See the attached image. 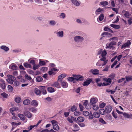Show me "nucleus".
Here are the masks:
<instances>
[{
    "label": "nucleus",
    "instance_id": "obj_1",
    "mask_svg": "<svg viewBox=\"0 0 132 132\" xmlns=\"http://www.w3.org/2000/svg\"><path fill=\"white\" fill-rule=\"evenodd\" d=\"M116 44V43L114 41H112L110 42L109 44H106V47L105 48L106 49L109 48L112 49H114V47L113 45H115Z\"/></svg>",
    "mask_w": 132,
    "mask_h": 132
},
{
    "label": "nucleus",
    "instance_id": "obj_2",
    "mask_svg": "<svg viewBox=\"0 0 132 132\" xmlns=\"http://www.w3.org/2000/svg\"><path fill=\"white\" fill-rule=\"evenodd\" d=\"M7 76L8 78L6 79V81L10 83H13L14 80L15 79V77L10 75H8Z\"/></svg>",
    "mask_w": 132,
    "mask_h": 132
},
{
    "label": "nucleus",
    "instance_id": "obj_3",
    "mask_svg": "<svg viewBox=\"0 0 132 132\" xmlns=\"http://www.w3.org/2000/svg\"><path fill=\"white\" fill-rule=\"evenodd\" d=\"M47 87L46 86H40L39 87V88L41 92L43 95H45L47 94V92L46 90Z\"/></svg>",
    "mask_w": 132,
    "mask_h": 132
},
{
    "label": "nucleus",
    "instance_id": "obj_4",
    "mask_svg": "<svg viewBox=\"0 0 132 132\" xmlns=\"http://www.w3.org/2000/svg\"><path fill=\"white\" fill-rule=\"evenodd\" d=\"M73 76L75 77V79L77 81H82L84 80V78L83 76L80 75H73Z\"/></svg>",
    "mask_w": 132,
    "mask_h": 132
},
{
    "label": "nucleus",
    "instance_id": "obj_5",
    "mask_svg": "<svg viewBox=\"0 0 132 132\" xmlns=\"http://www.w3.org/2000/svg\"><path fill=\"white\" fill-rule=\"evenodd\" d=\"M23 113L25 116L29 118H31L32 116V114L30 112L26 110L24 111Z\"/></svg>",
    "mask_w": 132,
    "mask_h": 132
},
{
    "label": "nucleus",
    "instance_id": "obj_6",
    "mask_svg": "<svg viewBox=\"0 0 132 132\" xmlns=\"http://www.w3.org/2000/svg\"><path fill=\"white\" fill-rule=\"evenodd\" d=\"M59 69H57L55 68H53L51 69L50 71H49L48 73L49 75H55V73L53 72L56 71H58Z\"/></svg>",
    "mask_w": 132,
    "mask_h": 132
},
{
    "label": "nucleus",
    "instance_id": "obj_7",
    "mask_svg": "<svg viewBox=\"0 0 132 132\" xmlns=\"http://www.w3.org/2000/svg\"><path fill=\"white\" fill-rule=\"evenodd\" d=\"M74 39L75 40L76 42H82L84 38L83 37L79 36H75Z\"/></svg>",
    "mask_w": 132,
    "mask_h": 132
},
{
    "label": "nucleus",
    "instance_id": "obj_8",
    "mask_svg": "<svg viewBox=\"0 0 132 132\" xmlns=\"http://www.w3.org/2000/svg\"><path fill=\"white\" fill-rule=\"evenodd\" d=\"M112 109V108L111 106H107L105 107V110L106 113H109L111 112Z\"/></svg>",
    "mask_w": 132,
    "mask_h": 132
},
{
    "label": "nucleus",
    "instance_id": "obj_9",
    "mask_svg": "<svg viewBox=\"0 0 132 132\" xmlns=\"http://www.w3.org/2000/svg\"><path fill=\"white\" fill-rule=\"evenodd\" d=\"M92 80L91 79H89L86 80L83 83V86H87L90 84V82L92 81Z\"/></svg>",
    "mask_w": 132,
    "mask_h": 132
},
{
    "label": "nucleus",
    "instance_id": "obj_10",
    "mask_svg": "<svg viewBox=\"0 0 132 132\" xmlns=\"http://www.w3.org/2000/svg\"><path fill=\"white\" fill-rule=\"evenodd\" d=\"M97 99L96 98H92L90 100V103L93 105L97 102Z\"/></svg>",
    "mask_w": 132,
    "mask_h": 132
},
{
    "label": "nucleus",
    "instance_id": "obj_11",
    "mask_svg": "<svg viewBox=\"0 0 132 132\" xmlns=\"http://www.w3.org/2000/svg\"><path fill=\"white\" fill-rule=\"evenodd\" d=\"M90 72H92L94 75H98L99 73V71L97 69H95L94 70L91 69L90 70Z\"/></svg>",
    "mask_w": 132,
    "mask_h": 132
},
{
    "label": "nucleus",
    "instance_id": "obj_12",
    "mask_svg": "<svg viewBox=\"0 0 132 132\" xmlns=\"http://www.w3.org/2000/svg\"><path fill=\"white\" fill-rule=\"evenodd\" d=\"M131 44V42L129 40H128L127 42L125 43L121 47V48H123L126 47H129Z\"/></svg>",
    "mask_w": 132,
    "mask_h": 132
},
{
    "label": "nucleus",
    "instance_id": "obj_13",
    "mask_svg": "<svg viewBox=\"0 0 132 132\" xmlns=\"http://www.w3.org/2000/svg\"><path fill=\"white\" fill-rule=\"evenodd\" d=\"M61 84L62 86L64 88H66L68 86V84L66 81H61Z\"/></svg>",
    "mask_w": 132,
    "mask_h": 132
},
{
    "label": "nucleus",
    "instance_id": "obj_14",
    "mask_svg": "<svg viewBox=\"0 0 132 132\" xmlns=\"http://www.w3.org/2000/svg\"><path fill=\"white\" fill-rule=\"evenodd\" d=\"M47 89L48 92L50 93L54 92L55 91L54 88L50 87H48Z\"/></svg>",
    "mask_w": 132,
    "mask_h": 132
},
{
    "label": "nucleus",
    "instance_id": "obj_15",
    "mask_svg": "<svg viewBox=\"0 0 132 132\" xmlns=\"http://www.w3.org/2000/svg\"><path fill=\"white\" fill-rule=\"evenodd\" d=\"M73 127L74 128V130H73V131H78L79 129L78 126L76 124H74L73 125Z\"/></svg>",
    "mask_w": 132,
    "mask_h": 132
},
{
    "label": "nucleus",
    "instance_id": "obj_16",
    "mask_svg": "<svg viewBox=\"0 0 132 132\" xmlns=\"http://www.w3.org/2000/svg\"><path fill=\"white\" fill-rule=\"evenodd\" d=\"M110 26L116 29H119L120 27V26L119 25L113 24H111L110 25Z\"/></svg>",
    "mask_w": 132,
    "mask_h": 132
},
{
    "label": "nucleus",
    "instance_id": "obj_17",
    "mask_svg": "<svg viewBox=\"0 0 132 132\" xmlns=\"http://www.w3.org/2000/svg\"><path fill=\"white\" fill-rule=\"evenodd\" d=\"M35 94L37 95H40L41 93L40 90L37 88H35Z\"/></svg>",
    "mask_w": 132,
    "mask_h": 132
},
{
    "label": "nucleus",
    "instance_id": "obj_18",
    "mask_svg": "<svg viewBox=\"0 0 132 132\" xmlns=\"http://www.w3.org/2000/svg\"><path fill=\"white\" fill-rule=\"evenodd\" d=\"M131 114H130L126 113H124L123 115L125 118H131Z\"/></svg>",
    "mask_w": 132,
    "mask_h": 132
},
{
    "label": "nucleus",
    "instance_id": "obj_19",
    "mask_svg": "<svg viewBox=\"0 0 132 132\" xmlns=\"http://www.w3.org/2000/svg\"><path fill=\"white\" fill-rule=\"evenodd\" d=\"M18 117L22 120H24L25 119V116L23 114H18Z\"/></svg>",
    "mask_w": 132,
    "mask_h": 132
},
{
    "label": "nucleus",
    "instance_id": "obj_20",
    "mask_svg": "<svg viewBox=\"0 0 132 132\" xmlns=\"http://www.w3.org/2000/svg\"><path fill=\"white\" fill-rule=\"evenodd\" d=\"M126 81H129L132 80V76H126Z\"/></svg>",
    "mask_w": 132,
    "mask_h": 132
},
{
    "label": "nucleus",
    "instance_id": "obj_21",
    "mask_svg": "<svg viewBox=\"0 0 132 132\" xmlns=\"http://www.w3.org/2000/svg\"><path fill=\"white\" fill-rule=\"evenodd\" d=\"M46 64V62L42 61L41 59H39V64L40 66H42L45 65Z\"/></svg>",
    "mask_w": 132,
    "mask_h": 132
},
{
    "label": "nucleus",
    "instance_id": "obj_22",
    "mask_svg": "<svg viewBox=\"0 0 132 132\" xmlns=\"http://www.w3.org/2000/svg\"><path fill=\"white\" fill-rule=\"evenodd\" d=\"M93 115L94 117L96 118H98L100 116V113L98 112H94L93 113Z\"/></svg>",
    "mask_w": 132,
    "mask_h": 132
},
{
    "label": "nucleus",
    "instance_id": "obj_23",
    "mask_svg": "<svg viewBox=\"0 0 132 132\" xmlns=\"http://www.w3.org/2000/svg\"><path fill=\"white\" fill-rule=\"evenodd\" d=\"M23 64L24 67L26 68H31L32 67L31 65L27 63H24Z\"/></svg>",
    "mask_w": 132,
    "mask_h": 132
},
{
    "label": "nucleus",
    "instance_id": "obj_24",
    "mask_svg": "<svg viewBox=\"0 0 132 132\" xmlns=\"http://www.w3.org/2000/svg\"><path fill=\"white\" fill-rule=\"evenodd\" d=\"M77 121L79 122H83L84 120V118L82 117H79L77 119Z\"/></svg>",
    "mask_w": 132,
    "mask_h": 132
},
{
    "label": "nucleus",
    "instance_id": "obj_25",
    "mask_svg": "<svg viewBox=\"0 0 132 132\" xmlns=\"http://www.w3.org/2000/svg\"><path fill=\"white\" fill-rule=\"evenodd\" d=\"M59 84L57 82H54L53 84L51 85V86L53 87H55L57 88H59L58 87Z\"/></svg>",
    "mask_w": 132,
    "mask_h": 132
},
{
    "label": "nucleus",
    "instance_id": "obj_26",
    "mask_svg": "<svg viewBox=\"0 0 132 132\" xmlns=\"http://www.w3.org/2000/svg\"><path fill=\"white\" fill-rule=\"evenodd\" d=\"M30 100L28 99H26L24 100L23 103L25 105H28L30 104Z\"/></svg>",
    "mask_w": 132,
    "mask_h": 132
},
{
    "label": "nucleus",
    "instance_id": "obj_27",
    "mask_svg": "<svg viewBox=\"0 0 132 132\" xmlns=\"http://www.w3.org/2000/svg\"><path fill=\"white\" fill-rule=\"evenodd\" d=\"M57 36L60 37H62L63 36V32L62 31H59L57 32Z\"/></svg>",
    "mask_w": 132,
    "mask_h": 132
},
{
    "label": "nucleus",
    "instance_id": "obj_28",
    "mask_svg": "<svg viewBox=\"0 0 132 132\" xmlns=\"http://www.w3.org/2000/svg\"><path fill=\"white\" fill-rule=\"evenodd\" d=\"M103 11V10L100 7H99L98 9L96 10L95 11V14L96 15L98 14H99V12H101Z\"/></svg>",
    "mask_w": 132,
    "mask_h": 132
},
{
    "label": "nucleus",
    "instance_id": "obj_29",
    "mask_svg": "<svg viewBox=\"0 0 132 132\" xmlns=\"http://www.w3.org/2000/svg\"><path fill=\"white\" fill-rule=\"evenodd\" d=\"M31 104L34 106H37L38 105L37 101L36 100H34L32 101L31 102Z\"/></svg>",
    "mask_w": 132,
    "mask_h": 132
},
{
    "label": "nucleus",
    "instance_id": "obj_30",
    "mask_svg": "<svg viewBox=\"0 0 132 132\" xmlns=\"http://www.w3.org/2000/svg\"><path fill=\"white\" fill-rule=\"evenodd\" d=\"M104 30L105 31H108L110 32H113L112 30L108 27H105L104 28Z\"/></svg>",
    "mask_w": 132,
    "mask_h": 132
},
{
    "label": "nucleus",
    "instance_id": "obj_31",
    "mask_svg": "<svg viewBox=\"0 0 132 132\" xmlns=\"http://www.w3.org/2000/svg\"><path fill=\"white\" fill-rule=\"evenodd\" d=\"M53 128L55 130L58 131L59 129V127L57 124L53 126Z\"/></svg>",
    "mask_w": 132,
    "mask_h": 132
},
{
    "label": "nucleus",
    "instance_id": "obj_32",
    "mask_svg": "<svg viewBox=\"0 0 132 132\" xmlns=\"http://www.w3.org/2000/svg\"><path fill=\"white\" fill-rule=\"evenodd\" d=\"M100 4L101 5L104 6L108 5V3L106 1H102L100 2Z\"/></svg>",
    "mask_w": 132,
    "mask_h": 132
},
{
    "label": "nucleus",
    "instance_id": "obj_33",
    "mask_svg": "<svg viewBox=\"0 0 132 132\" xmlns=\"http://www.w3.org/2000/svg\"><path fill=\"white\" fill-rule=\"evenodd\" d=\"M105 110L103 109H101L99 111V113L103 115L105 114Z\"/></svg>",
    "mask_w": 132,
    "mask_h": 132
},
{
    "label": "nucleus",
    "instance_id": "obj_34",
    "mask_svg": "<svg viewBox=\"0 0 132 132\" xmlns=\"http://www.w3.org/2000/svg\"><path fill=\"white\" fill-rule=\"evenodd\" d=\"M29 109L30 111L33 112H35L37 111V109L35 108H29Z\"/></svg>",
    "mask_w": 132,
    "mask_h": 132
},
{
    "label": "nucleus",
    "instance_id": "obj_35",
    "mask_svg": "<svg viewBox=\"0 0 132 132\" xmlns=\"http://www.w3.org/2000/svg\"><path fill=\"white\" fill-rule=\"evenodd\" d=\"M111 35V34L109 32H103L102 34H101V36H103V37H104L105 36H109Z\"/></svg>",
    "mask_w": 132,
    "mask_h": 132
},
{
    "label": "nucleus",
    "instance_id": "obj_36",
    "mask_svg": "<svg viewBox=\"0 0 132 132\" xmlns=\"http://www.w3.org/2000/svg\"><path fill=\"white\" fill-rule=\"evenodd\" d=\"M104 15L103 14H101L98 17V18H97V20H98V18L100 21H101L102 20L104 19Z\"/></svg>",
    "mask_w": 132,
    "mask_h": 132
},
{
    "label": "nucleus",
    "instance_id": "obj_37",
    "mask_svg": "<svg viewBox=\"0 0 132 132\" xmlns=\"http://www.w3.org/2000/svg\"><path fill=\"white\" fill-rule=\"evenodd\" d=\"M7 88L9 92H12L13 91V88L11 85H8Z\"/></svg>",
    "mask_w": 132,
    "mask_h": 132
},
{
    "label": "nucleus",
    "instance_id": "obj_38",
    "mask_svg": "<svg viewBox=\"0 0 132 132\" xmlns=\"http://www.w3.org/2000/svg\"><path fill=\"white\" fill-rule=\"evenodd\" d=\"M125 12V13L124 14V16L126 18H128L129 17V13L128 11H122V13H124Z\"/></svg>",
    "mask_w": 132,
    "mask_h": 132
},
{
    "label": "nucleus",
    "instance_id": "obj_39",
    "mask_svg": "<svg viewBox=\"0 0 132 132\" xmlns=\"http://www.w3.org/2000/svg\"><path fill=\"white\" fill-rule=\"evenodd\" d=\"M99 121L100 122L103 124H104L106 123V122L102 118H99Z\"/></svg>",
    "mask_w": 132,
    "mask_h": 132
},
{
    "label": "nucleus",
    "instance_id": "obj_40",
    "mask_svg": "<svg viewBox=\"0 0 132 132\" xmlns=\"http://www.w3.org/2000/svg\"><path fill=\"white\" fill-rule=\"evenodd\" d=\"M6 86L5 83H1L0 82V87L2 89H5Z\"/></svg>",
    "mask_w": 132,
    "mask_h": 132
},
{
    "label": "nucleus",
    "instance_id": "obj_41",
    "mask_svg": "<svg viewBox=\"0 0 132 132\" xmlns=\"http://www.w3.org/2000/svg\"><path fill=\"white\" fill-rule=\"evenodd\" d=\"M1 48L5 51H7L9 50V49L8 47L5 46H2L1 47Z\"/></svg>",
    "mask_w": 132,
    "mask_h": 132
},
{
    "label": "nucleus",
    "instance_id": "obj_42",
    "mask_svg": "<svg viewBox=\"0 0 132 132\" xmlns=\"http://www.w3.org/2000/svg\"><path fill=\"white\" fill-rule=\"evenodd\" d=\"M72 2L77 6H79V3L76 0H73L72 1Z\"/></svg>",
    "mask_w": 132,
    "mask_h": 132
},
{
    "label": "nucleus",
    "instance_id": "obj_43",
    "mask_svg": "<svg viewBox=\"0 0 132 132\" xmlns=\"http://www.w3.org/2000/svg\"><path fill=\"white\" fill-rule=\"evenodd\" d=\"M77 109L76 106L75 105L73 106L71 108V111H75Z\"/></svg>",
    "mask_w": 132,
    "mask_h": 132
},
{
    "label": "nucleus",
    "instance_id": "obj_44",
    "mask_svg": "<svg viewBox=\"0 0 132 132\" xmlns=\"http://www.w3.org/2000/svg\"><path fill=\"white\" fill-rule=\"evenodd\" d=\"M43 79V78L41 76H38L36 78V80L38 82L42 81Z\"/></svg>",
    "mask_w": 132,
    "mask_h": 132
},
{
    "label": "nucleus",
    "instance_id": "obj_45",
    "mask_svg": "<svg viewBox=\"0 0 132 132\" xmlns=\"http://www.w3.org/2000/svg\"><path fill=\"white\" fill-rule=\"evenodd\" d=\"M1 96L4 98H7V96H8V94H7L5 93L4 92L3 93H1Z\"/></svg>",
    "mask_w": 132,
    "mask_h": 132
},
{
    "label": "nucleus",
    "instance_id": "obj_46",
    "mask_svg": "<svg viewBox=\"0 0 132 132\" xmlns=\"http://www.w3.org/2000/svg\"><path fill=\"white\" fill-rule=\"evenodd\" d=\"M21 100V98L19 97H17L15 98V101L16 102L19 103L20 102Z\"/></svg>",
    "mask_w": 132,
    "mask_h": 132
},
{
    "label": "nucleus",
    "instance_id": "obj_47",
    "mask_svg": "<svg viewBox=\"0 0 132 132\" xmlns=\"http://www.w3.org/2000/svg\"><path fill=\"white\" fill-rule=\"evenodd\" d=\"M107 53H106V51L105 50H104L103 51L102 53L101 54V56L102 57L103 56H105L107 54Z\"/></svg>",
    "mask_w": 132,
    "mask_h": 132
},
{
    "label": "nucleus",
    "instance_id": "obj_48",
    "mask_svg": "<svg viewBox=\"0 0 132 132\" xmlns=\"http://www.w3.org/2000/svg\"><path fill=\"white\" fill-rule=\"evenodd\" d=\"M106 104L105 103L103 102L100 105L99 107L100 108H102L105 106Z\"/></svg>",
    "mask_w": 132,
    "mask_h": 132
},
{
    "label": "nucleus",
    "instance_id": "obj_49",
    "mask_svg": "<svg viewBox=\"0 0 132 132\" xmlns=\"http://www.w3.org/2000/svg\"><path fill=\"white\" fill-rule=\"evenodd\" d=\"M25 78L29 80H30L31 79V78L30 76H29L27 74H26L25 76Z\"/></svg>",
    "mask_w": 132,
    "mask_h": 132
},
{
    "label": "nucleus",
    "instance_id": "obj_50",
    "mask_svg": "<svg viewBox=\"0 0 132 132\" xmlns=\"http://www.w3.org/2000/svg\"><path fill=\"white\" fill-rule=\"evenodd\" d=\"M62 75H63L61 74L59 76L58 81H60V82L62 81V79L63 78H62Z\"/></svg>",
    "mask_w": 132,
    "mask_h": 132
},
{
    "label": "nucleus",
    "instance_id": "obj_51",
    "mask_svg": "<svg viewBox=\"0 0 132 132\" xmlns=\"http://www.w3.org/2000/svg\"><path fill=\"white\" fill-rule=\"evenodd\" d=\"M83 114L84 115L86 116H88L89 115V112L87 111H84L83 112Z\"/></svg>",
    "mask_w": 132,
    "mask_h": 132
},
{
    "label": "nucleus",
    "instance_id": "obj_52",
    "mask_svg": "<svg viewBox=\"0 0 132 132\" xmlns=\"http://www.w3.org/2000/svg\"><path fill=\"white\" fill-rule=\"evenodd\" d=\"M68 80L70 81H72L75 80V78L73 77H69L67 78Z\"/></svg>",
    "mask_w": 132,
    "mask_h": 132
},
{
    "label": "nucleus",
    "instance_id": "obj_53",
    "mask_svg": "<svg viewBox=\"0 0 132 132\" xmlns=\"http://www.w3.org/2000/svg\"><path fill=\"white\" fill-rule=\"evenodd\" d=\"M11 69L13 70H16L17 69V67L16 65H12L11 67Z\"/></svg>",
    "mask_w": 132,
    "mask_h": 132
},
{
    "label": "nucleus",
    "instance_id": "obj_54",
    "mask_svg": "<svg viewBox=\"0 0 132 132\" xmlns=\"http://www.w3.org/2000/svg\"><path fill=\"white\" fill-rule=\"evenodd\" d=\"M93 105V108L94 110H97L99 108L98 107V105Z\"/></svg>",
    "mask_w": 132,
    "mask_h": 132
},
{
    "label": "nucleus",
    "instance_id": "obj_55",
    "mask_svg": "<svg viewBox=\"0 0 132 132\" xmlns=\"http://www.w3.org/2000/svg\"><path fill=\"white\" fill-rule=\"evenodd\" d=\"M115 76V75L114 74H111L109 76V77H110L111 79H114Z\"/></svg>",
    "mask_w": 132,
    "mask_h": 132
},
{
    "label": "nucleus",
    "instance_id": "obj_56",
    "mask_svg": "<svg viewBox=\"0 0 132 132\" xmlns=\"http://www.w3.org/2000/svg\"><path fill=\"white\" fill-rule=\"evenodd\" d=\"M33 69L35 70L36 69H38V68L40 66L39 64V65H33Z\"/></svg>",
    "mask_w": 132,
    "mask_h": 132
},
{
    "label": "nucleus",
    "instance_id": "obj_57",
    "mask_svg": "<svg viewBox=\"0 0 132 132\" xmlns=\"http://www.w3.org/2000/svg\"><path fill=\"white\" fill-rule=\"evenodd\" d=\"M79 106L80 109V111L82 112V111L83 110V106L81 103H79Z\"/></svg>",
    "mask_w": 132,
    "mask_h": 132
},
{
    "label": "nucleus",
    "instance_id": "obj_58",
    "mask_svg": "<svg viewBox=\"0 0 132 132\" xmlns=\"http://www.w3.org/2000/svg\"><path fill=\"white\" fill-rule=\"evenodd\" d=\"M51 122L52 124V125L53 126H54V125H55L57 123V122L54 120H52L51 121Z\"/></svg>",
    "mask_w": 132,
    "mask_h": 132
},
{
    "label": "nucleus",
    "instance_id": "obj_59",
    "mask_svg": "<svg viewBox=\"0 0 132 132\" xmlns=\"http://www.w3.org/2000/svg\"><path fill=\"white\" fill-rule=\"evenodd\" d=\"M14 110V109L13 108H12L10 109L11 113L14 116H15V114L13 113V111Z\"/></svg>",
    "mask_w": 132,
    "mask_h": 132
},
{
    "label": "nucleus",
    "instance_id": "obj_60",
    "mask_svg": "<svg viewBox=\"0 0 132 132\" xmlns=\"http://www.w3.org/2000/svg\"><path fill=\"white\" fill-rule=\"evenodd\" d=\"M88 102L87 100L85 101L84 103V105L85 106L86 108H87V105H88Z\"/></svg>",
    "mask_w": 132,
    "mask_h": 132
},
{
    "label": "nucleus",
    "instance_id": "obj_61",
    "mask_svg": "<svg viewBox=\"0 0 132 132\" xmlns=\"http://www.w3.org/2000/svg\"><path fill=\"white\" fill-rule=\"evenodd\" d=\"M29 63H30L31 64L33 65H35V61L33 60H31L30 61Z\"/></svg>",
    "mask_w": 132,
    "mask_h": 132
},
{
    "label": "nucleus",
    "instance_id": "obj_62",
    "mask_svg": "<svg viewBox=\"0 0 132 132\" xmlns=\"http://www.w3.org/2000/svg\"><path fill=\"white\" fill-rule=\"evenodd\" d=\"M125 80V78H122L121 79L119 80L118 81L119 83H120L123 81Z\"/></svg>",
    "mask_w": 132,
    "mask_h": 132
},
{
    "label": "nucleus",
    "instance_id": "obj_63",
    "mask_svg": "<svg viewBox=\"0 0 132 132\" xmlns=\"http://www.w3.org/2000/svg\"><path fill=\"white\" fill-rule=\"evenodd\" d=\"M109 67L108 65H106L105 66V68H104L103 70V71H108V70Z\"/></svg>",
    "mask_w": 132,
    "mask_h": 132
},
{
    "label": "nucleus",
    "instance_id": "obj_64",
    "mask_svg": "<svg viewBox=\"0 0 132 132\" xmlns=\"http://www.w3.org/2000/svg\"><path fill=\"white\" fill-rule=\"evenodd\" d=\"M48 69V68L47 67H42V70L44 72L46 71Z\"/></svg>",
    "mask_w": 132,
    "mask_h": 132
}]
</instances>
